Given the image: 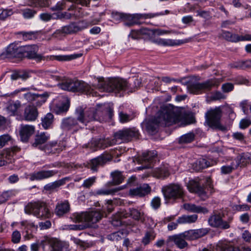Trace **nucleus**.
Listing matches in <instances>:
<instances>
[{
	"label": "nucleus",
	"mask_w": 251,
	"mask_h": 251,
	"mask_svg": "<svg viewBox=\"0 0 251 251\" xmlns=\"http://www.w3.org/2000/svg\"><path fill=\"white\" fill-rule=\"evenodd\" d=\"M88 26V23L85 21L72 22L68 25L62 26L60 29L56 30L54 34L66 35L74 34L87 28Z\"/></svg>",
	"instance_id": "10"
},
{
	"label": "nucleus",
	"mask_w": 251,
	"mask_h": 251,
	"mask_svg": "<svg viewBox=\"0 0 251 251\" xmlns=\"http://www.w3.org/2000/svg\"><path fill=\"white\" fill-rule=\"evenodd\" d=\"M208 232L207 228H200L185 231L184 235L186 236L187 240H193L204 236Z\"/></svg>",
	"instance_id": "25"
},
{
	"label": "nucleus",
	"mask_w": 251,
	"mask_h": 251,
	"mask_svg": "<svg viewBox=\"0 0 251 251\" xmlns=\"http://www.w3.org/2000/svg\"><path fill=\"white\" fill-rule=\"evenodd\" d=\"M128 87V83L123 79L119 78H110L105 81L99 82L98 88L101 91L107 92H119L125 91Z\"/></svg>",
	"instance_id": "7"
},
{
	"label": "nucleus",
	"mask_w": 251,
	"mask_h": 251,
	"mask_svg": "<svg viewBox=\"0 0 251 251\" xmlns=\"http://www.w3.org/2000/svg\"><path fill=\"white\" fill-rule=\"evenodd\" d=\"M221 110L219 108H216L208 111L206 113V122L211 127L224 131L226 130V128L221 124Z\"/></svg>",
	"instance_id": "11"
},
{
	"label": "nucleus",
	"mask_w": 251,
	"mask_h": 251,
	"mask_svg": "<svg viewBox=\"0 0 251 251\" xmlns=\"http://www.w3.org/2000/svg\"><path fill=\"white\" fill-rule=\"evenodd\" d=\"M237 168V166H236L235 163L233 161L230 165L223 166L221 168V172L223 175L229 174Z\"/></svg>",
	"instance_id": "49"
},
{
	"label": "nucleus",
	"mask_w": 251,
	"mask_h": 251,
	"mask_svg": "<svg viewBox=\"0 0 251 251\" xmlns=\"http://www.w3.org/2000/svg\"><path fill=\"white\" fill-rule=\"evenodd\" d=\"M36 95V94L28 92L24 95V98L27 102H33L34 101Z\"/></svg>",
	"instance_id": "61"
},
{
	"label": "nucleus",
	"mask_w": 251,
	"mask_h": 251,
	"mask_svg": "<svg viewBox=\"0 0 251 251\" xmlns=\"http://www.w3.org/2000/svg\"><path fill=\"white\" fill-rule=\"evenodd\" d=\"M184 208L191 212L207 213L208 210L205 207L197 206L193 203H185L183 205Z\"/></svg>",
	"instance_id": "34"
},
{
	"label": "nucleus",
	"mask_w": 251,
	"mask_h": 251,
	"mask_svg": "<svg viewBox=\"0 0 251 251\" xmlns=\"http://www.w3.org/2000/svg\"><path fill=\"white\" fill-rule=\"evenodd\" d=\"M12 140L11 137L8 134H3L0 136V149L7 144Z\"/></svg>",
	"instance_id": "55"
},
{
	"label": "nucleus",
	"mask_w": 251,
	"mask_h": 251,
	"mask_svg": "<svg viewBox=\"0 0 251 251\" xmlns=\"http://www.w3.org/2000/svg\"><path fill=\"white\" fill-rule=\"evenodd\" d=\"M75 115L79 124L83 126L94 121L102 122L105 120L102 116L101 112L94 108L84 109L82 107H78L75 109Z\"/></svg>",
	"instance_id": "4"
},
{
	"label": "nucleus",
	"mask_w": 251,
	"mask_h": 251,
	"mask_svg": "<svg viewBox=\"0 0 251 251\" xmlns=\"http://www.w3.org/2000/svg\"><path fill=\"white\" fill-rule=\"evenodd\" d=\"M57 173V171L54 170L41 171L34 172L30 175V179L32 181L34 180H42L52 177Z\"/></svg>",
	"instance_id": "26"
},
{
	"label": "nucleus",
	"mask_w": 251,
	"mask_h": 251,
	"mask_svg": "<svg viewBox=\"0 0 251 251\" xmlns=\"http://www.w3.org/2000/svg\"><path fill=\"white\" fill-rule=\"evenodd\" d=\"M220 81L217 78L208 79L202 83H192L189 84L188 89L192 94H198L202 91H209L219 86Z\"/></svg>",
	"instance_id": "9"
},
{
	"label": "nucleus",
	"mask_w": 251,
	"mask_h": 251,
	"mask_svg": "<svg viewBox=\"0 0 251 251\" xmlns=\"http://www.w3.org/2000/svg\"><path fill=\"white\" fill-rule=\"evenodd\" d=\"M199 251H240V250L225 242H220L212 249L203 248Z\"/></svg>",
	"instance_id": "27"
},
{
	"label": "nucleus",
	"mask_w": 251,
	"mask_h": 251,
	"mask_svg": "<svg viewBox=\"0 0 251 251\" xmlns=\"http://www.w3.org/2000/svg\"><path fill=\"white\" fill-rule=\"evenodd\" d=\"M166 199L176 200L183 198L184 192L183 187L177 184H171L163 189Z\"/></svg>",
	"instance_id": "12"
},
{
	"label": "nucleus",
	"mask_w": 251,
	"mask_h": 251,
	"mask_svg": "<svg viewBox=\"0 0 251 251\" xmlns=\"http://www.w3.org/2000/svg\"><path fill=\"white\" fill-rule=\"evenodd\" d=\"M36 12L32 9H26L23 10V15L25 18L29 19L32 18Z\"/></svg>",
	"instance_id": "63"
},
{
	"label": "nucleus",
	"mask_w": 251,
	"mask_h": 251,
	"mask_svg": "<svg viewBox=\"0 0 251 251\" xmlns=\"http://www.w3.org/2000/svg\"><path fill=\"white\" fill-rule=\"evenodd\" d=\"M65 180L66 179L64 178L48 183L44 186V189L46 191H53L64 185L65 183Z\"/></svg>",
	"instance_id": "39"
},
{
	"label": "nucleus",
	"mask_w": 251,
	"mask_h": 251,
	"mask_svg": "<svg viewBox=\"0 0 251 251\" xmlns=\"http://www.w3.org/2000/svg\"><path fill=\"white\" fill-rule=\"evenodd\" d=\"M21 239V234L18 230H15L13 232L11 235V241L13 243H19Z\"/></svg>",
	"instance_id": "57"
},
{
	"label": "nucleus",
	"mask_w": 251,
	"mask_h": 251,
	"mask_svg": "<svg viewBox=\"0 0 251 251\" xmlns=\"http://www.w3.org/2000/svg\"><path fill=\"white\" fill-rule=\"evenodd\" d=\"M20 151V148L14 146L3 150L0 154V166H3L11 163L13 155Z\"/></svg>",
	"instance_id": "14"
},
{
	"label": "nucleus",
	"mask_w": 251,
	"mask_h": 251,
	"mask_svg": "<svg viewBox=\"0 0 251 251\" xmlns=\"http://www.w3.org/2000/svg\"><path fill=\"white\" fill-rule=\"evenodd\" d=\"M236 166L245 167L251 162V153L243 152L239 154L234 159Z\"/></svg>",
	"instance_id": "29"
},
{
	"label": "nucleus",
	"mask_w": 251,
	"mask_h": 251,
	"mask_svg": "<svg viewBox=\"0 0 251 251\" xmlns=\"http://www.w3.org/2000/svg\"><path fill=\"white\" fill-rule=\"evenodd\" d=\"M35 127L33 126L25 125H21L20 129V136L23 142H27L30 137L33 134Z\"/></svg>",
	"instance_id": "23"
},
{
	"label": "nucleus",
	"mask_w": 251,
	"mask_h": 251,
	"mask_svg": "<svg viewBox=\"0 0 251 251\" xmlns=\"http://www.w3.org/2000/svg\"><path fill=\"white\" fill-rule=\"evenodd\" d=\"M70 107V102L68 100H64L61 102L56 104L53 107V111L59 114L68 111Z\"/></svg>",
	"instance_id": "35"
},
{
	"label": "nucleus",
	"mask_w": 251,
	"mask_h": 251,
	"mask_svg": "<svg viewBox=\"0 0 251 251\" xmlns=\"http://www.w3.org/2000/svg\"><path fill=\"white\" fill-rule=\"evenodd\" d=\"M38 47L35 45L22 46V58L26 57L28 59H34L37 62L42 60L56 59L59 61H67L81 56V54H75L71 56L59 55L57 56H44L38 54Z\"/></svg>",
	"instance_id": "1"
},
{
	"label": "nucleus",
	"mask_w": 251,
	"mask_h": 251,
	"mask_svg": "<svg viewBox=\"0 0 251 251\" xmlns=\"http://www.w3.org/2000/svg\"><path fill=\"white\" fill-rule=\"evenodd\" d=\"M187 186L190 192L197 194L203 200L207 199L213 192L211 180L210 178L207 179L206 187L205 188L202 187L199 182L194 180H190Z\"/></svg>",
	"instance_id": "8"
},
{
	"label": "nucleus",
	"mask_w": 251,
	"mask_h": 251,
	"mask_svg": "<svg viewBox=\"0 0 251 251\" xmlns=\"http://www.w3.org/2000/svg\"><path fill=\"white\" fill-rule=\"evenodd\" d=\"M64 147L56 142H50L47 144L43 150L46 153H56L61 151L64 149Z\"/></svg>",
	"instance_id": "31"
},
{
	"label": "nucleus",
	"mask_w": 251,
	"mask_h": 251,
	"mask_svg": "<svg viewBox=\"0 0 251 251\" xmlns=\"http://www.w3.org/2000/svg\"><path fill=\"white\" fill-rule=\"evenodd\" d=\"M198 219V215L193 214L191 215H184L177 219L178 224H192L195 223Z\"/></svg>",
	"instance_id": "36"
},
{
	"label": "nucleus",
	"mask_w": 251,
	"mask_h": 251,
	"mask_svg": "<svg viewBox=\"0 0 251 251\" xmlns=\"http://www.w3.org/2000/svg\"><path fill=\"white\" fill-rule=\"evenodd\" d=\"M100 149H104L116 144L115 138L110 140L108 139H99Z\"/></svg>",
	"instance_id": "48"
},
{
	"label": "nucleus",
	"mask_w": 251,
	"mask_h": 251,
	"mask_svg": "<svg viewBox=\"0 0 251 251\" xmlns=\"http://www.w3.org/2000/svg\"><path fill=\"white\" fill-rule=\"evenodd\" d=\"M61 127L64 130L77 129L81 127L76 117H68L62 120Z\"/></svg>",
	"instance_id": "22"
},
{
	"label": "nucleus",
	"mask_w": 251,
	"mask_h": 251,
	"mask_svg": "<svg viewBox=\"0 0 251 251\" xmlns=\"http://www.w3.org/2000/svg\"><path fill=\"white\" fill-rule=\"evenodd\" d=\"M251 125V121L248 119H243L241 120L239 126L241 128L245 129Z\"/></svg>",
	"instance_id": "64"
},
{
	"label": "nucleus",
	"mask_w": 251,
	"mask_h": 251,
	"mask_svg": "<svg viewBox=\"0 0 251 251\" xmlns=\"http://www.w3.org/2000/svg\"><path fill=\"white\" fill-rule=\"evenodd\" d=\"M50 136L47 133L43 132L36 136L35 142L33 144L34 147H37L38 145H42L49 139Z\"/></svg>",
	"instance_id": "42"
},
{
	"label": "nucleus",
	"mask_w": 251,
	"mask_h": 251,
	"mask_svg": "<svg viewBox=\"0 0 251 251\" xmlns=\"http://www.w3.org/2000/svg\"><path fill=\"white\" fill-rule=\"evenodd\" d=\"M25 211L26 214H32L40 219L49 218L51 215L47 204L42 201L28 203L25 208Z\"/></svg>",
	"instance_id": "6"
},
{
	"label": "nucleus",
	"mask_w": 251,
	"mask_h": 251,
	"mask_svg": "<svg viewBox=\"0 0 251 251\" xmlns=\"http://www.w3.org/2000/svg\"><path fill=\"white\" fill-rule=\"evenodd\" d=\"M5 55L7 58H22V47L11 44L7 48Z\"/></svg>",
	"instance_id": "24"
},
{
	"label": "nucleus",
	"mask_w": 251,
	"mask_h": 251,
	"mask_svg": "<svg viewBox=\"0 0 251 251\" xmlns=\"http://www.w3.org/2000/svg\"><path fill=\"white\" fill-rule=\"evenodd\" d=\"M190 39L173 40L171 39L157 38L153 40V42L158 45L163 46H178L188 42Z\"/></svg>",
	"instance_id": "20"
},
{
	"label": "nucleus",
	"mask_w": 251,
	"mask_h": 251,
	"mask_svg": "<svg viewBox=\"0 0 251 251\" xmlns=\"http://www.w3.org/2000/svg\"><path fill=\"white\" fill-rule=\"evenodd\" d=\"M157 153L155 151H150L143 153L142 156L139 159L138 162L141 164H145L143 167H139V169L148 168L151 167V164L153 162L156 157Z\"/></svg>",
	"instance_id": "19"
},
{
	"label": "nucleus",
	"mask_w": 251,
	"mask_h": 251,
	"mask_svg": "<svg viewBox=\"0 0 251 251\" xmlns=\"http://www.w3.org/2000/svg\"><path fill=\"white\" fill-rule=\"evenodd\" d=\"M169 175V171L165 167L156 168L152 171V176L156 178H164Z\"/></svg>",
	"instance_id": "37"
},
{
	"label": "nucleus",
	"mask_w": 251,
	"mask_h": 251,
	"mask_svg": "<svg viewBox=\"0 0 251 251\" xmlns=\"http://www.w3.org/2000/svg\"><path fill=\"white\" fill-rule=\"evenodd\" d=\"M231 221L232 218H230L228 221H224L220 215L214 214L209 217L208 223L211 226L226 229L230 227Z\"/></svg>",
	"instance_id": "16"
},
{
	"label": "nucleus",
	"mask_w": 251,
	"mask_h": 251,
	"mask_svg": "<svg viewBox=\"0 0 251 251\" xmlns=\"http://www.w3.org/2000/svg\"><path fill=\"white\" fill-rule=\"evenodd\" d=\"M122 189V187H119L117 188L112 189H100L96 192V194L99 195H108L113 194Z\"/></svg>",
	"instance_id": "51"
},
{
	"label": "nucleus",
	"mask_w": 251,
	"mask_h": 251,
	"mask_svg": "<svg viewBox=\"0 0 251 251\" xmlns=\"http://www.w3.org/2000/svg\"><path fill=\"white\" fill-rule=\"evenodd\" d=\"M21 34L23 35V39L25 40H32L36 39L38 36V32H22Z\"/></svg>",
	"instance_id": "53"
},
{
	"label": "nucleus",
	"mask_w": 251,
	"mask_h": 251,
	"mask_svg": "<svg viewBox=\"0 0 251 251\" xmlns=\"http://www.w3.org/2000/svg\"><path fill=\"white\" fill-rule=\"evenodd\" d=\"M22 107V104L18 100L10 101L7 106L6 110L11 116L17 115L20 113Z\"/></svg>",
	"instance_id": "28"
},
{
	"label": "nucleus",
	"mask_w": 251,
	"mask_h": 251,
	"mask_svg": "<svg viewBox=\"0 0 251 251\" xmlns=\"http://www.w3.org/2000/svg\"><path fill=\"white\" fill-rule=\"evenodd\" d=\"M185 239H186V236H185L184 232L171 237V241H173L179 249H183L187 246V243L185 241Z\"/></svg>",
	"instance_id": "33"
},
{
	"label": "nucleus",
	"mask_w": 251,
	"mask_h": 251,
	"mask_svg": "<svg viewBox=\"0 0 251 251\" xmlns=\"http://www.w3.org/2000/svg\"><path fill=\"white\" fill-rule=\"evenodd\" d=\"M138 136V133L133 129L126 128L119 130L114 134L116 141L120 140L123 142H128L133 138H136Z\"/></svg>",
	"instance_id": "15"
},
{
	"label": "nucleus",
	"mask_w": 251,
	"mask_h": 251,
	"mask_svg": "<svg viewBox=\"0 0 251 251\" xmlns=\"http://www.w3.org/2000/svg\"><path fill=\"white\" fill-rule=\"evenodd\" d=\"M183 116L177 108L166 106L159 113L154 122L162 126H170L183 121Z\"/></svg>",
	"instance_id": "3"
},
{
	"label": "nucleus",
	"mask_w": 251,
	"mask_h": 251,
	"mask_svg": "<svg viewBox=\"0 0 251 251\" xmlns=\"http://www.w3.org/2000/svg\"><path fill=\"white\" fill-rule=\"evenodd\" d=\"M73 16V14H72L70 13H69V12H60V13H58L56 14V17L54 18L57 19H60V20H62V19L69 20V19H71Z\"/></svg>",
	"instance_id": "56"
},
{
	"label": "nucleus",
	"mask_w": 251,
	"mask_h": 251,
	"mask_svg": "<svg viewBox=\"0 0 251 251\" xmlns=\"http://www.w3.org/2000/svg\"><path fill=\"white\" fill-rule=\"evenodd\" d=\"M110 159V156L108 155L98 156L91 160L90 163V167L92 170L95 171L98 167L104 165Z\"/></svg>",
	"instance_id": "30"
},
{
	"label": "nucleus",
	"mask_w": 251,
	"mask_h": 251,
	"mask_svg": "<svg viewBox=\"0 0 251 251\" xmlns=\"http://www.w3.org/2000/svg\"><path fill=\"white\" fill-rule=\"evenodd\" d=\"M222 36L227 41L232 42H239V35L237 34H232L226 31H223L222 33Z\"/></svg>",
	"instance_id": "45"
},
{
	"label": "nucleus",
	"mask_w": 251,
	"mask_h": 251,
	"mask_svg": "<svg viewBox=\"0 0 251 251\" xmlns=\"http://www.w3.org/2000/svg\"><path fill=\"white\" fill-rule=\"evenodd\" d=\"M53 121V115L50 113H47L42 119V126L44 129H48L51 127Z\"/></svg>",
	"instance_id": "40"
},
{
	"label": "nucleus",
	"mask_w": 251,
	"mask_h": 251,
	"mask_svg": "<svg viewBox=\"0 0 251 251\" xmlns=\"http://www.w3.org/2000/svg\"><path fill=\"white\" fill-rule=\"evenodd\" d=\"M125 13L114 11L112 13V18L116 21H124Z\"/></svg>",
	"instance_id": "59"
},
{
	"label": "nucleus",
	"mask_w": 251,
	"mask_h": 251,
	"mask_svg": "<svg viewBox=\"0 0 251 251\" xmlns=\"http://www.w3.org/2000/svg\"><path fill=\"white\" fill-rule=\"evenodd\" d=\"M41 246L43 251H65L66 248L63 244L56 239L44 237L30 245L31 251H38Z\"/></svg>",
	"instance_id": "5"
},
{
	"label": "nucleus",
	"mask_w": 251,
	"mask_h": 251,
	"mask_svg": "<svg viewBox=\"0 0 251 251\" xmlns=\"http://www.w3.org/2000/svg\"><path fill=\"white\" fill-rule=\"evenodd\" d=\"M74 87L73 92H80L92 96H96V92H94L93 89L84 81L75 79Z\"/></svg>",
	"instance_id": "17"
},
{
	"label": "nucleus",
	"mask_w": 251,
	"mask_h": 251,
	"mask_svg": "<svg viewBox=\"0 0 251 251\" xmlns=\"http://www.w3.org/2000/svg\"><path fill=\"white\" fill-rule=\"evenodd\" d=\"M111 175L112 177V183L114 185L119 184L124 180V177L121 172L115 171L112 172Z\"/></svg>",
	"instance_id": "43"
},
{
	"label": "nucleus",
	"mask_w": 251,
	"mask_h": 251,
	"mask_svg": "<svg viewBox=\"0 0 251 251\" xmlns=\"http://www.w3.org/2000/svg\"><path fill=\"white\" fill-rule=\"evenodd\" d=\"M119 117L120 122L122 123H127L132 119V116L122 111L119 112Z\"/></svg>",
	"instance_id": "54"
},
{
	"label": "nucleus",
	"mask_w": 251,
	"mask_h": 251,
	"mask_svg": "<svg viewBox=\"0 0 251 251\" xmlns=\"http://www.w3.org/2000/svg\"><path fill=\"white\" fill-rule=\"evenodd\" d=\"M195 135L193 133H188L182 135L179 139L180 144H187L191 143L194 140Z\"/></svg>",
	"instance_id": "47"
},
{
	"label": "nucleus",
	"mask_w": 251,
	"mask_h": 251,
	"mask_svg": "<svg viewBox=\"0 0 251 251\" xmlns=\"http://www.w3.org/2000/svg\"><path fill=\"white\" fill-rule=\"evenodd\" d=\"M96 180L95 176L89 177L84 181L82 186L84 188H89L96 182Z\"/></svg>",
	"instance_id": "58"
},
{
	"label": "nucleus",
	"mask_w": 251,
	"mask_h": 251,
	"mask_svg": "<svg viewBox=\"0 0 251 251\" xmlns=\"http://www.w3.org/2000/svg\"><path fill=\"white\" fill-rule=\"evenodd\" d=\"M103 214L100 211H91L90 212H82L81 213H75L72 215L71 219L73 221L77 222H84L86 225H71L68 226L67 229L78 230H82L85 227L90 226L91 224H94L98 222L101 219Z\"/></svg>",
	"instance_id": "2"
},
{
	"label": "nucleus",
	"mask_w": 251,
	"mask_h": 251,
	"mask_svg": "<svg viewBox=\"0 0 251 251\" xmlns=\"http://www.w3.org/2000/svg\"><path fill=\"white\" fill-rule=\"evenodd\" d=\"M75 79L69 78L64 79L62 83L58 84V86L61 89L64 90L73 92L74 90V85L75 84Z\"/></svg>",
	"instance_id": "38"
},
{
	"label": "nucleus",
	"mask_w": 251,
	"mask_h": 251,
	"mask_svg": "<svg viewBox=\"0 0 251 251\" xmlns=\"http://www.w3.org/2000/svg\"><path fill=\"white\" fill-rule=\"evenodd\" d=\"M12 14V11L8 9H0V20H3L6 19L8 16H10Z\"/></svg>",
	"instance_id": "60"
},
{
	"label": "nucleus",
	"mask_w": 251,
	"mask_h": 251,
	"mask_svg": "<svg viewBox=\"0 0 251 251\" xmlns=\"http://www.w3.org/2000/svg\"><path fill=\"white\" fill-rule=\"evenodd\" d=\"M210 163L207 160L204 158H201L197 160L193 165V169L196 171H200L208 167Z\"/></svg>",
	"instance_id": "41"
},
{
	"label": "nucleus",
	"mask_w": 251,
	"mask_h": 251,
	"mask_svg": "<svg viewBox=\"0 0 251 251\" xmlns=\"http://www.w3.org/2000/svg\"><path fill=\"white\" fill-rule=\"evenodd\" d=\"M38 111L37 107L32 104L26 105L23 113V119L26 121H35L38 117Z\"/></svg>",
	"instance_id": "18"
},
{
	"label": "nucleus",
	"mask_w": 251,
	"mask_h": 251,
	"mask_svg": "<svg viewBox=\"0 0 251 251\" xmlns=\"http://www.w3.org/2000/svg\"><path fill=\"white\" fill-rule=\"evenodd\" d=\"M160 15H163V14H160L159 13H135L133 14H130L128 13H125L124 22H125V25H126L128 26H131L134 25L139 24L140 23L138 22L139 20L150 19Z\"/></svg>",
	"instance_id": "13"
},
{
	"label": "nucleus",
	"mask_w": 251,
	"mask_h": 251,
	"mask_svg": "<svg viewBox=\"0 0 251 251\" xmlns=\"http://www.w3.org/2000/svg\"><path fill=\"white\" fill-rule=\"evenodd\" d=\"M70 204L67 201L58 203L55 209V213L58 216H62L70 210Z\"/></svg>",
	"instance_id": "32"
},
{
	"label": "nucleus",
	"mask_w": 251,
	"mask_h": 251,
	"mask_svg": "<svg viewBox=\"0 0 251 251\" xmlns=\"http://www.w3.org/2000/svg\"><path fill=\"white\" fill-rule=\"evenodd\" d=\"M65 2L63 0H61L58 2L56 5L52 6L51 9L53 11L61 10L65 8Z\"/></svg>",
	"instance_id": "62"
},
{
	"label": "nucleus",
	"mask_w": 251,
	"mask_h": 251,
	"mask_svg": "<svg viewBox=\"0 0 251 251\" xmlns=\"http://www.w3.org/2000/svg\"><path fill=\"white\" fill-rule=\"evenodd\" d=\"M129 213L124 212L121 213V217L123 218H127L130 215L134 219L139 220L141 217V213L136 209H130Z\"/></svg>",
	"instance_id": "44"
},
{
	"label": "nucleus",
	"mask_w": 251,
	"mask_h": 251,
	"mask_svg": "<svg viewBox=\"0 0 251 251\" xmlns=\"http://www.w3.org/2000/svg\"><path fill=\"white\" fill-rule=\"evenodd\" d=\"M151 188L148 184H143L139 187L130 189L129 191V195L130 196L143 197L150 193Z\"/></svg>",
	"instance_id": "21"
},
{
	"label": "nucleus",
	"mask_w": 251,
	"mask_h": 251,
	"mask_svg": "<svg viewBox=\"0 0 251 251\" xmlns=\"http://www.w3.org/2000/svg\"><path fill=\"white\" fill-rule=\"evenodd\" d=\"M86 147L89 148L92 151H97L100 149V143L99 139H93L91 142L86 145Z\"/></svg>",
	"instance_id": "52"
},
{
	"label": "nucleus",
	"mask_w": 251,
	"mask_h": 251,
	"mask_svg": "<svg viewBox=\"0 0 251 251\" xmlns=\"http://www.w3.org/2000/svg\"><path fill=\"white\" fill-rule=\"evenodd\" d=\"M154 238L155 235L153 231H148L146 232L145 236L143 237L142 242L146 246L149 244L151 241L154 240Z\"/></svg>",
	"instance_id": "50"
},
{
	"label": "nucleus",
	"mask_w": 251,
	"mask_h": 251,
	"mask_svg": "<svg viewBox=\"0 0 251 251\" xmlns=\"http://www.w3.org/2000/svg\"><path fill=\"white\" fill-rule=\"evenodd\" d=\"M49 97V95L47 93H44L42 95L37 94L35 100H34V104L36 107L37 106H41L43 103H44L48 98Z\"/></svg>",
	"instance_id": "46"
}]
</instances>
